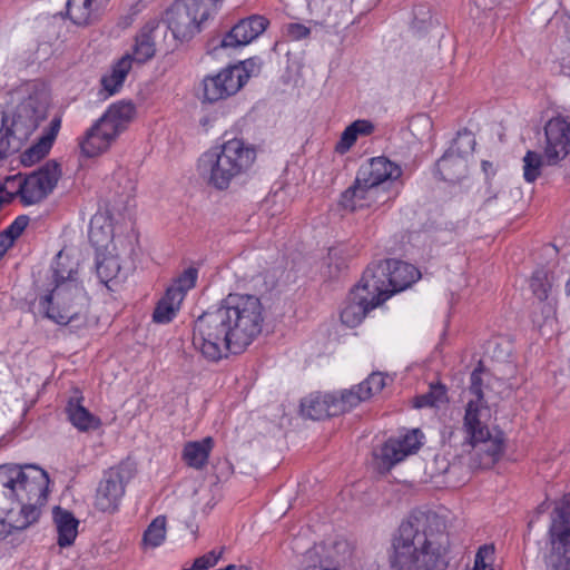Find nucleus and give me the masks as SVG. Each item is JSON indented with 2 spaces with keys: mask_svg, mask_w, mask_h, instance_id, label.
<instances>
[{
  "mask_svg": "<svg viewBox=\"0 0 570 570\" xmlns=\"http://www.w3.org/2000/svg\"><path fill=\"white\" fill-rule=\"evenodd\" d=\"M27 215L18 216L4 230L1 232L2 239H8L6 247H11L14 240L23 233L29 224Z\"/></svg>",
  "mask_w": 570,
  "mask_h": 570,
  "instance_id": "nucleus-43",
  "label": "nucleus"
},
{
  "mask_svg": "<svg viewBox=\"0 0 570 570\" xmlns=\"http://www.w3.org/2000/svg\"><path fill=\"white\" fill-rule=\"evenodd\" d=\"M549 528L551 570H570V493L554 508Z\"/></svg>",
  "mask_w": 570,
  "mask_h": 570,
  "instance_id": "nucleus-11",
  "label": "nucleus"
},
{
  "mask_svg": "<svg viewBox=\"0 0 570 570\" xmlns=\"http://www.w3.org/2000/svg\"><path fill=\"white\" fill-rule=\"evenodd\" d=\"M495 560V546L494 543H484L479 547L472 570H494L493 563Z\"/></svg>",
  "mask_w": 570,
  "mask_h": 570,
  "instance_id": "nucleus-41",
  "label": "nucleus"
},
{
  "mask_svg": "<svg viewBox=\"0 0 570 570\" xmlns=\"http://www.w3.org/2000/svg\"><path fill=\"white\" fill-rule=\"evenodd\" d=\"M374 131V125L366 119H358L348 125L335 145V151L340 155L347 153L356 142L357 137L368 136Z\"/></svg>",
  "mask_w": 570,
  "mask_h": 570,
  "instance_id": "nucleus-31",
  "label": "nucleus"
},
{
  "mask_svg": "<svg viewBox=\"0 0 570 570\" xmlns=\"http://www.w3.org/2000/svg\"><path fill=\"white\" fill-rule=\"evenodd\" d=\"M340 562L333 557L332 549L324 543L314 544L303 558L302 570H338Z\"/></svg>",
  "mask_w": 570,
  "mask_h": 570,
  "instance_id": "nucleus-25",
  "label": "nucleus"
},
{
  "mask_svg": "<svg viewBox=\"0 0 570 570\" xmlns=\"http://www.w3.org/2000/svg\"><path fill=\"white\" fill-rule=\"evenodd\" d=\"M263 324L264 307L257 296L228 294L194 321L193 345L206 360L218 362L229 353L245 352L262 333Z\"/></svg>",
  "mask_w": 570,
  "mask_h": 570,
  "instance_id": "nucleus-1",
  "label": "nucleus"
},
{
  "mask_svg": "<svg viewBox=\"0 0 570 570\" xmlns=\"http://www.w3.org/2000/svg\"><path fill=\"white\" fill-rule=\"evenodd\" d=\"M450 546L443 515L413 510L393 534L391 564L396 570H445Z\"/></svg>",
  "mask_w": 570,
  "mask_h": 570,
  "instance_id": "nucleus-2",
  "label": "nucleus"
},
{
  "mask_svg": "<svg viewBox=\"0 0 570 570\" xmlns=\"http://www.w3.org/2000/svg\"><path fill=\"white\" fill-rule=\"evenodd\" d=\"M446 397L445 386L442 384H431L430 391L415 397V407L435 406L442 403Z\"/></svg>",
  "mask_w": 570,
  "mask_h": 570,
  "instance_id": "nucleus-39",
  "label": "nucleus"
},
{
  "mask_svg": "<svg viewBox=\"0 0 570 570\" xmlns=\"http://www.w3.org/2000/svg\"><path fill=\"white\" fill-rule=\"evenodd\" d=\"M218 561V558L215 556L214 551L208 552L202 557L195 559L193 564V570H207L214 567Z\"/></svg>",
  "mask_w": 570,
  "mask_h": 570,
  "instance_id": "nucleus-50",
  "label": "nucleus"
},
{
  "mask_svg": "<svg viewBox=\"0 0 570 570\" xmlns=\"http://www.w3.org/2000/svg\"><path fill=\"white\" fill-rule=\"evenodd\" d=\"M89 237H90V240L92 243H98V240L95 239V232L92 228H90V232H89Z\"/></svg>",
  "mask_w": 570,
  "mask_h": 570,
  "instance_id": "nucleus-55",
  "label": "nucleus"
},
{
  "mask_svg": "<svg viewBox=\"0 0 570 570\" xmlns=\"http://www.w3.org/2000/svg\"><path fill=\"white\" fill-rule=\"evenodd\" d=\"M366 396L360 384L351 389L342 390L338 394L334 393V411L338 415L344 414L356 407L360 403L366 401Z\"/></svg>",
  "mask_w": 570,
  "mask_h": 570,
  "instance_id": "nucleus-34",
  "label": "nucleus"
},
{
  "mask_svg": "<svg viewBox=\"0 0 570 570\" xmlns=\"http://www.w3.org/2000/svg\"><path fill=\"white\" fill-rule=\"evenodd\" d=\"M213 448L214 440L212 436H206L200 441L187 442L183 450V460L188 466L202 470L206 466Z\"/></svg>",
  "mask_w": 570,
  "mask_h": 570,
  "instance_id": "nucleus-27",
  "label": "nucleus"
},
{
  "mask_svg": "<svg viewBox=\"0 0 570 570\" xmlns=\"http://www.w3.org/2000/svg\"><path fill=\"white\" fill-rule=\"evenodd\" d=\"M363 275L374 284L373 288L384 302L421 278V272L414 265L397 259L372 263Z\"/></svg>",
  "mask_w": 570,
  "mask_h": 570,
  "instance_id": "nucleus-9",
  "label": "nucleus"
},
{
  "mask_svg": "<svg viewBox=\"0 0 570 570\" xmlns=\"http://www.w3.org/2000/svg\"><path fill=\"white\" fill-rule=\"evenodd\" d=\"M135 465L129 461H122L105 471L96 490V509L101 512H116L125 494L126 485L135 476Z\"/></svg>",
  "mask_w": 570,
  "mask_h": 570,
  "instance_id": "nucleus-12",
  "label": "nucleus"
},
{
  "mask_svg": "<svg viewBox=\"0 0 570 570\" xmlns=\"http://www.w3.org/2000/svg\"><path fill=\"white\" fill-rule=\"evenodd\" d=\"M136 115V107L130 101L112 104L100 117V124L107 126L119 136L125 131Z\"/></svg>",
  "mask_w": 570,
  "mask_h": 570,
  "instance_id": "nucleus-22",
  "label": "nucleus"
},
{
  "mask_svg": "<svg viewBox=\"0 0 570 570\" xmlns=\"http://www.w3.org/2000/svg\"><path fill=\"white\" fill-rule=\"evenodd\" d=\"M61 122L62 118L60 115L51 119L49 127L43 131L39 140L21 154L20 158L23 166H32L49 154L61 128Z\"/></svg>",
  "mask_w": 570,
  "mask_h": 570,
  "instance_id": "nucleus-20",
  "label": "nucleus"
},
{
  "mask_svg": "<svg viewBox=\"0 0 570 570\" xmlns=\"http://www.w3.org/2000/svg\"><path fill=\"white\" fill-rule=\"evenodd\" d=\"M3 159H7V157L2 153H0V161Z\"/></svg>",
  "mask_w": 570,
  "mask_h": 570,
  "instance_id": "nucleus-57",
  "label": "nucleus"
},
{
  "mask_svg": "<svg viewBox=\"0 0 570 570\" xmlns=\"http://www.w3.org/2000/svg\"><path fill=\"white\" fill-rule=\"evenodd\" d=\"M0 197L3 200V205L10 204L16 197L20 198L18 185H8L3 191H0Z\"/></svg>",
  "mask_w": 570,
  "mask_h": 570,
  "instance_id": "nucleus-51",
  "label": "nucleus"
},
{
  "mask_svg": "<svg viewBox=\"0 0 570 570\" xmlns=\"http://www.w3.org/2000/svg\"><path fill=\"white\" fill-rule=\"evenodd\" d=\"M39 305L46 317L57 324L67 325L87 313L88 296L81 283H62L41 296Z\"/></svg>",
  "mask_w": 570,
  "mask_h": 570,
  "instance_id": "nucleus-8",
  "label": "nucleus"
},
{
  "mask_svg": "<svg viewBox=\"0 0 570 570\" xmlns=\"http://www.w3.org/2000/svg\"><path fill=\"white\" fill-rule=\"evenodd\" d=\"M202 14L203 20H207L217 12L218 3L222 0H188Z\"/></svg>",
  "mask_w": 570,
  "mask_h": 570,
  "instance_id": "nucleus-48",
  "label": "nucleus"
},
{
  "mask_svg": "<svg viewBox=\"0 0 570 570\" xmlns=\"http://www.w3.org/2000/svg\"><path fill=\"white\" fill-rule=\"evenodd\" d=\"M166 19L174 37L180 40L194 37L205 21L202 19L200 12L188 0L171 7L166 12Z\"/></svg>",
  "mask_w": 570,
  "mask_h": 570,
  "instance_id": "nucleus-17",
  "label": "nucleus"
},
{
  "mask_svg": "<svg viewBox=\"0 0 570 570\" xmlns=\"http://www.w3.org/2000/svg\"><path fill=\"white\" fill-rule=\"evenodd\" d=\"M481 167H482V171L484 173L487 178L494 176L495 170H494L493 164L491 161L482 160Z\"/></svg>",
  "mask_w": 570,
  "mask_h": 570,
  "instance_id": "nucleus-53",
  "label": "nucleus"
},
{
  "mask_svg": "<svg viewBox=\"0 0 570 570\" xmlns=\"http://www.w3.org/2000/svg\"><path fill=\"white\" fill-rule=\"evenodd\" d=\"M269 21L264 16L253 14L240 19L222 39L219 47L237 48L246 46L261 36Z\"/></svg>",
  "mask_w": 570,
  "mask_h": 570,
  "instance_id": "nucleus-18",
  "label": "nucleus"
},
{
  "mask_svg": "<svg viewBox=\"0 0 570 570\" xmlns=\"http://www.w3.org/2000/svg\"><path fill=\"white\" fill-rule=\"evenodd\" d=\"M51 282L50 285H61L62 283H80L78 279V269L73 263L67 257L62 256V253H58L55 262L51 265Z\"/></svg>",
  "mask_w": 570,
  "mask_h": 570,
  "instance_id": "nucleus-33",
  "label": "nucleus"
},
{
  "mask_svg": "<svg viewBox=\"0 0 570 570\" xmlns=\"http://www.w3.org/2000/svg\"><path fill=\"white\" fill-rule=\"evenodd\" d=\"M52 517L58 532V546L66 548L73 544L78 534L79 521L70 511L61 507L53 508Z\"/></svg>",
  "mask_w": 570,
  "mask_h": 570,
  "instance_id": "nucleus-24",
  "label": "nucleus"
},
{
  "mask_svg": "<svg viewBox=\"0 0 570 570\" xmlns=\"http://www.w3.org/2000/svg\"><path fill=\"white\" fill-rule=\"evenodd\" d=\"M262 62L257 58H249L245 61H242L239 65L230 66V68H235L239 70V75L243 79V86L247 82V80L252 76H257L261 71Z\"/></svg>",
  "mask_w": 570,
  "mask_h": 570,
  "instance_id": "nucleus-45",
  "label": "nucleus"
},
{
  "mask_svg": "<svg viewBox=\"0 0 570 570\" xmlns=\"http://www.w3.org/2000/svg\"><path fill=\"white\" fill-rule=\"evenodd\" d=\"M334 393H311L301 401V413L311 420L338 416L334 410Z\"/></svg>",
  "mask_w": 570,
  "mask_h": 570,
  "instance_id": "nucleus-21",
  "label": "nucleus"
},
{
  "mask_svg": "<svg viewBox=\"0 0 570 570\" xmlns=\"http://www.w3.org/2000/svg\"><path fill=\"white\" fill-rule=\"evenodd\" d=\"M10 247H6L4 248H0V259L2 258V256L4 255V253L9 249Z\"/></svg>",
  "mask_w": 570,
  "mask_h": 570,
  "instance_id": "nucleus-56",
  "label": "nucleus"
},
{
  "mask_svg": "<svg viewBox=\"0 0 570 570\" xmlns=\"http://www.w3.org/2000/svg\"><path fill=\"white\" fill-rule=\"evenodd\" d=\"M238 72V69L229 66L216 75L206 76L203 79L204 101L214 104L237 94L243 87L244 79Z\"/></svg>",
  "mask_w": 570,
  "mask_h": 570,
  "instance_id": "nucleus-16",
  "label": "nucleus"
},
{
  "mask_svg": "<svg viewBox=\"0 0 570 570\" xmlns=\"http://www.w3.org/2000/svg\"><path fill=\"white\" fill-rule=\"evenodd\" d=\"M256 159V150L242 139H230L220 147L202 155L198 169L208 175V184L216 189H227L230 183L245 174Z\"/></svg>",
  "mask_w": 570,
  "mask_h": 570,
  "instance_id": "nucleus-5",
  "label": "nucleus"
},
{
  "mask_svg": "<svg viewBox=\"0 0 570 570\" xmlns=\"http://www.w3.org/2000/svg\"><path fill=\"white\" fill-rule=\"evenodd\" d=\"M166 538V517L158 515L155 518L142 535V543L145 546L156 548L160 546Z\"/></svg>",
  "mask_w": 570,
  "mask_h": 570,
  "instance_id": "nucleus-37",
  "label": "nucleus"
},
{
  "mask_svg": "<svg viewBox=\"0 0 570 570\" xmlns=\"http://www.w3.org/2000/svg\"><path fill=\"white\" fill-rule=\"evenodd\" d=\"M82 397H71L66 412L71 424L79 431L96 430L100 426V419L90 413L82 404Z\"/></svg>",
  "mask_w": 570,
  "mask_h": 570,
  "instance_id": "nucleus-28",
  "label": "nucleus"
},
{
  "mask_svg": "<svg viewBox=\"0 0 570 570\" xmlns=\"http://www.w3.org/2000/svg\"><path fill=\"white\" fill-rule=\"evenodd\" d=\"M417 434L419 430H412L403 436L390 438L381 446L375 448L372 452L374 469L385 474L409 455L414 454L422 445Z\"/></svg>",
  "mask_w": 570,
  "mask_h": 570,
  "instance_id": "nucleus-13",
  "label": "nucleus"
},
{
  "mask_svg": "<svg viewBox=\"0 0 570 570\" xmlns=\"http://www.w3.org/2000/svg\"><path fill=\"white\" fill-rule=\"evenodd\" d=\"M492 376L494 374L485 365V361L479 360L470 374L468 392L471 399L465 404V432L470 435L469 443L484 454V465L494 464L503 453L502 432L492 435L487 424L490 409L484 399L483 387L489 386Z\"/></svg>",
  "mask_w": 570,
  "mask_h": 570,
  "instance_id": "nucleus-4",
  "label": "nucleus"
},
{
  "mask_svg": "<svg viewBox=\"0 0 570 570\" xmlns=\"http://www.w3.org/2000/svg\"><path fill=\"white\" fill-rule=\"evenodd\" d=\"M16 528H11L9 520L7 517L0 512V538L7 537Z\"/></svg>",
  "mask_w": 570,
  "mask_h": 570,
  "instance_id": "nucleus-52",
  "label": "nucleus"
},
{
  "mask_svg": "<svg viewBox=\"0 0 570 570\" xmlns=\"http://www.w3.org/2000/svg\"><path fill=\"white\" fill-rule=\"evenodd\" d=\"M438 173L444 181L456 184L463 174V157L458 150L448 149L436 163Z\"/></svg>",
  "mask_w": 570,
  "mask_h": 570,
  "instance_id": "nucleus-30",
  "label": "nucleus"
},
{
  "mask_svg": "<svg viewBox=\"0 0 570 570\" xmlns=\"http://www.w3.org/2000/svg\"><path fill=\"white\" fill-rule=\"evenodd\" d=\"M364 395L368 400L372 395L380 393L385 386V377L382 373H372L366 380L360 383Z\"/></svg>",
  "mask_w": 570,
  "mask_h": 570,
  "instance_id": "nucleus-44",
  "label": "nucleus"
},
{
  "mask_svg": "<svg viewBox=\"0 0 570 570\" xmlns=\"http://www.w3.org/2000/svg\"><path fill=\"white\" fill-rule=\"evenodd\" d=\"M530 288L533 295L540 301L548 298L552 288V282L549 278V273L544 267H538L533 271L530 278Z\"/></svg>",
  "mask_w": 570,
  "mask_h": 570,
  "instance_id": "nucleus-38",
  "label": "nucleus"
},
{
  "mask_svg": "<svg viewBox=\"0 0 570 570\" xmlns=\"http://www.w3.org/2000/svg\"><path fill=\"white\" fill-rule=\"evenodd\" d=\"M158 28V22L150 20L144 24L135 38V45L132 47V53L130 60L138 63H145L150 60L156 52V45L154 32Z\"/></svg>",
  "mask_w": 570,
  "mask_h": 570,
  "instance_id": "nucleus-23",
  "label": "nucleus"
},
{
  "mask_svg": "<svg viewBox=\"0 0 570 570\" xmlns=\"http://www.w3.org/2000/svg\"><path fill=\"white\" fill-rule=\"evenodd\" d=\"M197 277L198 269L196 267H188L177 276L174 284L167 289L181 292V299L184 301L186 293L195 286Z\"/></svg>",
  "mask_w": 570,
  "mask_h": 570,
  "instance_id": "nucleus-42",
  "label": "nucleus"
},
{
  "mask_svg": "<svg viewBox=\"0 0 570 570\" xmlns=\"http://www.w3.org/2000/svg\"><path fill=\"white\" fill-rule=\"evenodd\" d=\"M97 0H68L66 4L69 19L77 26H87L92 21L94 3Z\"/></svg>",
  "mask_w": 570,
  "mask_h": 570,
  "instance_id": "nucleus-35",
  "label": "nucleus"
},
{
  "mask_svg": "<svg viewBox=\"0 0 570 570\" xmlns=\"http://www.w3.org/2000/svg\"><path fill=\"white\" fill-rule=\"evenodd\" d=\"M373 286L374 284L362 275L360 282L351 289L346 305L341 312V321L347 327L357 326L370 311L384 303Z\"/></svg>",
  "mask_w": 570,
  "mask_h": 570,
  "instance_id": "nucleus-14",
  "label": "nucleus"
},
{
  "mask_svg": "<svg viewBox=\"0 0 570 570\" xmlns=\"http://www.w3.org/2000/svg\"><path fill=\"white\" fill-rule=\"evenodd\" d=\"M48 95L43 89L35 88L17 106L10 118L4 111L0 127V153L7 158L21 150L26 141L46 117Z\"/></svg>",
  "mask_w": 570,
  "mask_h": 570,
  "instance_id": "nucleus-6",
  "label": "nucleus"
},
{
  "mask_svg": "<svg viewBox=\"0 0 570 570\" xmlns=\"http://www.w3.org/2000/svg\"><path fill=\"white\" fill-rule=\"evenodd\" d=\"M492 372L498 380L510 382L517 377L518 367L512 357H510L508 361L499 362Z\"/></svg>",
  "mask_w": 570,
  "mask_h": 570,
  "instance_id": "nucleus-46",
  "label": "nucleus"
},
{
  "mask_svg": "<svg viewBox=\"0 0 570 570\" xmlns=\"http://www.w3.org/2000/svg\"><path fill=\"white\" fill-rule=\"evenodd\" d=\"M285 30L286 36L295 41L306 39L311 35V29L298 22L288 23Z\"/></svg>",
  "mask_w": 570,
  "mask_h": 570,
  "instance_id": "nucleus-49",
  "label": "nucleus"
},
{
  "mask_svg": "<svg viewBox=\"0 0 570 570\" xmlns=\"http://www.w3.org/2000/svg\"><path fill=\"white\" fill-rule=\"evenodd\" d=\"M401 175V167L386 157L371 158L358 168L354 184L342 194V206L351 212L368 206L364 202L376 194L381 184L396 180Z\"/></svg>",
  "mask_w": 570,
  "mask_h": 570,
  "instance_id": "nucleus-7",
  "label": "nucleus"
},
{
  "mask_svg": "<svg viewBox=\"0 0 570 570\" xmlns=\"http://www.w3.org/2000/svg\"><path fill=\"white\" fill-rule=\"evenodd\" d=\"M117 137L110 128L100 124L99 118L79 140V147L85 156L96 157L105 153Z\"/></svg>",
  "mask_w": 570,
  "mask_h": 570,
  "instance_id": "nucleus-19",
  "label": "nucleus"
},
{
  "mask_svg": "<svg viewBox=\"0 0 570 570\" xmlns=\"http://www.w3.org/2000/svg\"><path fill=\"white\" fill-rule=\"evenodd\" d=\"M523 178L527 183H533L541 175L542 156L529 150L523 157Z\"/></svg>",
  "mask_w": 570,
  "mask_h": 570,
  "instance_id": "nucleus-40",
  "label": "nucleus"
},
{
  "mask_svg": "<svg viewBox=\"0 0 570 570\" xmlns=\"http://www.w3.org/2000/svg\"><path fill=\"white\" fill-rule=\"evenodd\" d=\"M564 292L567 296H570V278H568L566 282Z\"/></svg>",
  "mask_w": 570,
  "mask_h": 570,
  "instance_id": "nucleus-54",
  "label": "nucleus"
},
{
  "mask_svg": "<svg viewBox=\"0 0 570 570\" xmlns=\"http://www.w3.org/2000/svg\"><path fill=\"white\" fill-rule=\"evenodd\" d=\"M131 69L129 53L119 59L111 68V71L101 77L100 83L107 96L115 95L124 85V81Z\"/></svg>",
  "mask_w": 570,
  "mask_h": 570,
  "instance_id": "nucleus-32",
  "label": "nucleus"
},
{
  "mask_svg": "<svg viewBox=\"0 0 570 570\" xmlns=\"http://www.w3.org/2000/svg\"><path fill=\"white\" fill-rule=\"evenodd\" d=\"M544 158L548 165H557L570 153V121L563 117H554L544 126Z\"/></svg>",
  "mask_w": 570,
  "mask_h": 570,
  "instance_id": "nucleus-15",
  "label": "nucleus"
},
{
  "mask_svg": "<svg viewBox=\"0 0 570 570\" xmlns=\"http://www.w3.org/2000/svg\"><path fill=\"white\" fill-rule=\"evenodd\" d=\"M181 303V292L167 289L165 295L156 304L153 312V321L157 324L170 323L180 309Z\"/></svg>",
  "mask_w": 570,
  "mask_h": 570,
  "instance_id": "nucleus-29",
  "label": "nucleus"
},
{
  "mask_svg": "<svg viewBox=\"0 0 570 570\" xmlns=\"http://www.w3.org/2000/svg\"><path fill=\"white\" fill-rule=\"evenodd\" d=\"M49 475L36 465H0V512L11 528L36 523L48 498Z\"/></svg>",
  "mask_w": 570,
  "mask_h": 570,
  "instance_id": "nucleus-3",
  "label": "nucleus"
},
{
  "mask_svg": "<svg viewBox=\"0 0 570 570\" xmlns=\"http://www.w3.org/2000/svg\"><path fill=\"white\" fill-rule=\"evenodd\" d=\"M431 24V9L425 4L415 6L413 9V26L419 30H425Z\"/></svg>",
  "mask_w": 570,
  "mask_h": 570,
  "instance_id": "nucleus-47",
  "label": "nucleus"
},
{
  "mask_svg": "<svg viewBox=\"0 0 570 570\" xmlns=\"http://www.w3.org/2000/svg\"><path fill=\"white\" fill-rule=\"evenodd\" d=\"M484 354L497 364L512 357V343L501 337H494L485 342Z\"/></svg>",
  "mask_w": 570,
  "mask_h": 570,
  "instance_id": "nucleus-36",
  "label": "nucleus"
},
{
  "mask_svg": "<svg viewBox=\"0 0 570 570\" xmlns=\"http://www.w3.org/2000/svg\"><path fill=\"white\" fill-rule=\"evenodd\" d=\"M61 175L60 164L50 159L26 177L21 175L8 177L0 184V191H3L8 185H18L20 202L24 206L38 204L53 191Z\"/></svg>",
  "mask_w": 570,
  "mask_h": 570,
  "instance_id": "nucleus-10",
  "label": "nucleus"
},
{
  "mask_svg": "<svg viewBox=\"0 0 570 570\" xmlns=\"http://www.w3.org/2000/svg\"><path fill=\"white\" fill-rule=\"evenodd\" d=\"M96 272L100 282L110 289V283L117 284L126 279V273L122 271L119 257L111 253L97 256Z\"/></svg>",
  "mask_w": 570,
  "mask_h": 570,
  "instance_id": "nucleus-26",
  "label": "nucleus"
}]
</instances>
